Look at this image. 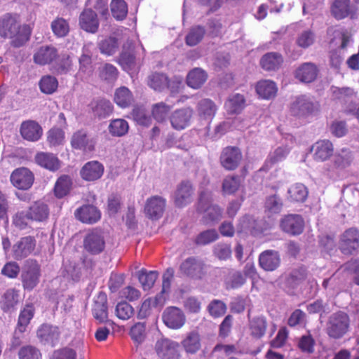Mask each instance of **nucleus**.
<instances>
[{"label": "nucleus", "instance_id": "f257e3e1", "mask_svg": "<svg viewBox=\"0 0 359 359\" xmlns=\"http://www.w3.org/2000/svg\"><path fill=\"white\" fill-rule=\"evenodd\" d=\"M30 30L27 25H22L18 15L6 13L0 18V36L11 39V45L19 48L29 39Z\"/></svg>", "mask_w": 359, "mask_h": 359}, {"label": "nucleus", "instance_id": "f03ea898", "mask_svg": "<svg viewBox=\"0 0 359 359\" xmlns=\"http://www.w3.org/2000/svg\"><path fill=\"white\" fill-rule=\"evenodd\" d=\"M350 323V317L346 312H334L328 317L326 322V334L332 339H341L348 332Z\"/></svg>", "mask_w": 359, "mask_h": 359}, {"label": "nucleus", "instance_id": "7ed1b4c3", "mask_svg": "<svg viewBox=\"0 0 359 359\" xmlns=\"http://www.w3.org/2000/svg\"><path fill=\"white\" fill-rule=\"evenodd\" d=\"M181 273L193 279H202L206 273L205 264L199 258L190 257L184 259L180 266Z\"/></svg>", "mask_w": 359, "mask_h": 359}, {"label": "nucleus", "instance_id": "20e7f679", "mask_svg": "<svg viewBox=\"0 0 359 359\" xmlns=\"http://www.w3.org/2000/svg\"><path fill=\"white\" fill-rule=\"evenodd\" d=\"M210 193L201 192L200 194L198 210L204 212V218L207 222H216L222 218V210L217 205L210 204Z\"/></svg>", "mask_w": 359, "mask_h": 359}, {"label": "nucleus", "instance_id": "39448f33", "mask_svg": "<svg viewBox=\"0 0 359 359\" xmlns=\"http://www.w3.org/2000/svg\"><path fill=\"white\" fill-rule=\"evenodd\" d=\"M317 106L306 95L297 97L290 104V112L292 116L304 118L317 111Z\"/></svg>", "mask_w": 359, "mask_h": 359}, {"label": "nucleus", "instance_id": "423d86ee", "mask_svg": "<svg viewBox=\"0 0 359 359\" xmlns=\"http://www.w3.org/2000/svg\"><path fill=\"white\" fill-rule=\"evenodd\" d=\"M339 248L344 255H353L359 248V231L355 228H349L341 236Z\"/></svg>", "mask_w": 359, "mask_h": 359}, {"label": "nucleus", "instance_id": "0eeeda50", "mask_svg": "<svg viewBox=\"0 0 359 359\" xmlns=\"http://www.w3.org/2000/svg\"><path fill=\"white\" fill-rule=\"evenodd\" d=\"M83 248L90 255H98L105 248V240L102 231L94 229L88 233L83 239Z\"/></svg>", "mask_w": 359, "mask_h": 359}, {"label": "nucleus", "instance_id": "6e6552de", "mask_svg": "<svg viewBox=\"0 0 359 359\" xmlns=\"http://www.w3.org/2000/svg\"><path fill=\"white\" fill-rule=\"evenodd\" d=\"M21 277L25 290H32L37 285L39 282L40 266L36 261H27Z\"/></svg>", "mask_w": 359, "mask_h": 359}, {"label": "nucleus", "instance_id": "1a4fd4ad", "mask_svg": "<svg viewBox=\"0 0 359 359\" xmlns=\"http://www.w3.org/2000/svg\"><path fill=\"white\" fill-rule=\"evenodd\" d=\"M93 53L90 45H85L82 48V53L79 59V68L76 76L81 80H88L93 74L94 67L92 62Z\"/></svg>", "mask_w": 359, "mask_h": 359}, {"label": "nucleus", "instance_id": "9d476101", "mask_svg": "<svg viewBox=\"0 0 359 359\" xmlns=\"http://www.w3.org/2000/svg\"><path fill=\"white\" fill-rule=\"evenodd\" d=\"M162 320L168 327L178 330L185 324L186 316L180 309L176 306H169L163 312Z\"/></svg>", "mask_w": 359, "mask_h": 359}, {"label": "nucleus", "instance_id": "9b49d317", "mask_svg": "<svg viewBox=\"0 0 359 359\" xmlns=\"http://www.w3.org/2000/svg\"><path fill=\"white\" fill-rule=\"evenodd\" d=\"M194 110L191 107H183L175 110L170 116L172 127L177 130H182L189 127L193 117Z\"/></svg>", "mask_w": 359, "mask_h": 359}, {"label": "nucleus", "instance_id": "f8f14e48", "mask_svg": "<svg viewBox=\"0 0 359 359\" xmlns=\"http://www.w3.org/2000/svg\"><path fill=\"white\" fill-rule=\"evenodd\" d=\"M243 156L240 149L237 147H225L220 156V163L226 170H235L240 164Z\"/></svg>", "mask_w": 359, "mask_h": 359}, {"label": "nucleus", "instance_id": "ddd939ff", "mask_svg": "<svg viewBox=\"0 0 359 359\" xmlns=\"http://www.w3.org/2000/svg\"><path fill=\"white\" fill-rule=\"evenodd\" d=\"M179 345L168 339H161L155 345L156 352L161 359H179Z\"/></svg>", "mask_w": 359, "mask_h": 359}, {"label": "nucleus", "instance_id": "4468645a", "mask_svg": "<svg viewBox=\"0 0 359 359\" xmlns=\"http://www.w3.org/2000/svg\"><path fill=\"white\" fill-rule=\"evenodd\" d=\"M34 180L33 173L26 168H17L11 175L12 184L19 189H29L32 186Z\"/></svg>", "mask_w": 359, "mask_h": 359}, {"label": "nucleus", "instance_id": "2eb2a0df", "mask_svg": "<svg viewBox=\"0 0 359 359\" xmlns=\"http://www.w3.org/2000/svg\"><path fill=\"white\" fill-rule=\"evenodd\" d=\"M60 330L57 326L43 324L37 330V337L43 344L55 346L59 341Z\"/></svg>", "mask_w": 359, "mask_h": 359}, {"label": "nucleus", "instance_id": "dca6fc26", "mask_svg": "<svg viewBox=\"0 0 359 359\" xmlns=\"http://www.w3.org/2000/svg\"><path fill=\"white\" fill-rule=\"evenodd\" d=\"M36 246L35 239L30 236L22 237L13 246V257L15 259H22L29 256Z\"/></svg>", "mask_w": 359, "mask_h": 359}, {"label": "nucleus", "instance_id": "f3484780", "mask_svg": "<svg viewBox=\"0 0 359 359\" xmlns=\"http://www.w3.org/2000/svg\"><path fill=\"white\" fill-rule=\"evenodd\" d=\"M34 310L30 305H27L20 312L18 318L17 328L14 333V338L13 341V346H18L21 344L20 336L25 330L27 326L29 325L30 320L33 318Z\"/></svg>", "mask_w": 359, "mask_h": 359}, {"label": "nucleus", "instance_id": "a211bd4d", "mask_svg": "<svg viewBox=\"0 0 359 359\" xmlns=\"http://www.w3.org/2000/svg\"><path fill=\"white\" fill-rule=\"evenodd\" d=\"M304 226V219L299 215H286L280 222L282 230L291 235H299L302 233Z\"/></svg>", "mask_w": 359, "mask_h": 359}, {"label": "nucleus", "instance_id": "6ab92c4d", "mask_svg": "<svg viewBox=\"0 0 359 359\" xmlns=\"http://www.w3.org/2000/svg\"><path fill=\"white\" fill-rule=\"evenodd\" d=\"M331 13L337 20H341L350 16L351 18L356 14V8L351 3V0H334Z\"/></svg>", "mask_w": 359, "mask_h": 359}, {"label": "nucleus", "instance_id": "aec40b11", "mask_svg": "<svg viewBox=\"0 0 359 359\" xmlns=\"http://www.w3.org/2000/svg\"><path fill=\"white\" fill-rule=\"evenodd\" d=\"M318 67L312 62H304L294 72V77L300 82L310 83L313 82L318 74Z\"/></svg>", "mask_w": 359, "mask_h": 359}, {"label": "nucleus", "instance_id": "412c9836", "mask_svg": "<svg viewBox=\"0 0 359 359\" xmlns=\"http://www.w3.org/2000/svg\"><path fill=\"white\" fill-rule=\"evenodd\" d=\"M58 57L57 49L53 46H42L34 53L33 60L39 65L50 64Z\"/></svg>", "mask_w": 359, "mask_h": 359}, {"label": "nucleus", "instance_id": "4be33fe9", "mask_svg": "<svg viewBox=\"0 0 359 359\" xmlns=\"http://www.w3.org/2000/svg\"><path fill=\"white\" fill-rule=\"evenodd\" d=\"M194 189L189 182H182L177 186L174 194V202L176 206L182 208L192 201Z\"/></svg>", "mask_w": 359, "mask_h": 359}, {"label": "nucleus", "instance_id": "5701e85b", "mask_svg": "<svg viewBox=\"0 0 359 359\" xmlns=\"http://www.w3.org/2000/svg\"><path fill=\"white\" fill-rule=\"evenodd\" d=\"M165 207V200L155 196L147 199L144 207L145 214L152 219H158L163 215Z\"/></svg>", "mask_w": 359, "mask_h": 359}, {"label": "nucleus", "instance_id": "b1692460", "mask_svg": "<svg viewBox=\"0 0 359 359\" xmlns=\"http://www.w3.org/2000/svg\"><path fill=\"white\" fill-rule=\"evenodd\" d=\"M74 215L78 220L86 224L96 223L101 217L100 210L92 205H86L77 208Z\"/></svg>", "mask_w": 359, "mask_h": 359}, {"label": "nucleus", "instance_id": "393cba45", "mask_svg": "<svg viewBox=\"0 0 359 359\" xmlns=\"http://www.w3.org/2000/svg\"><path fill=\"white\" fill-rule=\"evenodd\" d=\"M71 144L76 149L91 151L95 148V141L85 130H81L73 134Z\"/></svg>", "mask_w": 359, "mask_h": 359}, {"label": "nucleus", "instance_id": "a878e982", "mask_svg": "<svg viewBox=\"0 0 359 359\" xmlns=\"http://www.w3.org/2000/svg\"><path fill=\"white\" fill-rule=\"evenodd\" d=\"M20 132L25 140L31 142L39 140L43 134V130L40 125L31 120L22 123Z\"/></svg>", "mask_w": 359, "mask_h": 359}, {"label": "nucleus", "instance_id": "bb28decb", "mask_svg": "<svg viewBox=\"0 0 359 359\" xmlns=\"http://www.w3.org/2000/svg\"><path fill=\"white\" fill-rule=\"evenodd\" d=\"M79 25L87 32L95 33L99 27L97 13L92 9H85L79 16Z\"/></svg>", "mask_w": 359, "mask_h": 359}, {"label": "nucleus", "instance_id": "cd10ccee", "mask_svg": "<svg viewBox=\"0 0 359 359\" xmlns=\"http://www.w3.org/2000/svg\"><path fill=\"white\" fill-rule=\"evenodd\" d=\"M260 266L265 271L276 270L280 264L279 253L273 250H267L262 252L259 257Z\"/></svg>", "mask_w": 359, "mask_h": 359}, {"label": "nucleus", "instance_id": "c85d7f7f", "mask_svg": "<svg viewBox=\"0 0 359 359\" xmlns=\"http://www.w3.org/2000/svg\"><path fill=\"white\" fill-rule=\"evenodd\" d=\"M104 172V166L96 161L86 163L80 171V175L86 181H95L100 179Z\"/></svg>", "mask_w": 359, "mask_h": 359}, {"label": "nucleus", "instance_id": "c756f323", "mask_svg": "<svg viewBox=\"0 0 359 359\" xmlns=\"http://www.w3.org/2000/svg\"><path fill=\"white\" fill-rule=\"evenodd\" d=\"M27 211L28 212L27 217L29 220L33 222H45L49 216L48 205L39 201L32 203Z\"/></svg>", "mask_w": 359, "mask_h": 359}, {"label": "nucleus", "instance_id": "7c9ffc66", "mask_svg": "<svg viewBox=\"0 0 359 359\" xmlns=\"http://www.w3.org/2000/svg\"><path fill=\"white\" fill-rule=\"evenodd\" d=\"M333 144L329 140H320L316 142L311 147L313 158L317 161H325L333 154Z\"/></svg>", "mask_w": 359, "mask_h": 359}, {"label": "nucleus", "instance_id": "2f4dec72", "mask_svg": "<svg viewBox=\"0 0 359 359\" xmlns=\"http://www.w3.org/2000/svg\"><path fill=\"white\" fill-rule=\"evenodd\" d=\"M255 91L262 99L271 100L276 96L278 86L271 80H261L256 83Z\"/></svg>", "mask_w": 359, "mask_h": 359}, {"label": "nucleus", "instance_id": "473e14b6", "mask_svg": "<svg viewBox=\"0 0 359 359\" xmlns=\"http://www.w3.org/2000/svg\"><path fill=\"white\" fill-rule=\"evenodd\" d=\"M107 303V295L103 292H100L94 302L92 311L94 318L100 323L107 321L108 318Z\"/></svg>", "mask_w": 359, "mask_h": 359}, {"label": "nucleus", "instance_id": "72a5a7b5", "mask_svg": "<svg viewBox=\"0 0 359 359\" xmlns=\"http://www.w3.org/2000/svg\"><path fill=\"white\" fill-rule=\"evenodd\" d=\"M35 161L40 166L50 170L56 171L60 168L58 158L51 153L40 152L35 156Z\"/></svg>", "mask_w": 359, "mask_h": 359}, {"label": "nucleus", "instance_id": "f704fd0d", "mask_svg": "<svg viewBox=\"0 0 359 359\" xmlns=\"http://www.w3.org/2000/svg\"><path fill=\"white\" fill-rule=\"evenodd\" d=\"M283 62V59L280 53L270 52L262 57L259 63L265 71H276L280 67Z\"/></svg>", "mask_w": 359, "mask_h": 359}, {"label": "nucleus", "instance_id": "c9c22d12", "mask_svg": "<svg viewBox=\"0 0 359 359\" xmlns=\"http://www.w3.org/2000/svg\"><path fill=\"white\" fill-rule=\"evenodd\" d=\"M165 299L163 297V294H160L156 295L154 298H148L145 299L140 309L138 312V316L140 318H145L149 316L153 309L158 308L161 309L164 304Z\"/></svg>", "mask_w": 359, "mask_h": 359}, {"label": "nucleus", "instance_id": "e433bc0d", "mask_svg": "<svg viewBox=\"0 0 359 359\" xmlns=\"http://www.w3.org/2000/svg\"><path fill=\"white\" fill-rule=\"evenodd\" d=\"M197 112L201 119L210 121L217 110L215 104L210 99H203L197 104Z\"/></svg>", "mask_w": 359, "mask_h": 359}, {"label": "nucleus", "instance_id": "4c0bfd02", "mask_svg": "<svg viewBox=\"0 0 359 359\" xmlns=\"http://www.w3.org/2000/svg\"><path fill=\"white\" fill-rule=\"evenodd\" d=\"M182 346L186 353H196L201 347V337L197 332L193 331L187 334L182 341Z\"/></svg>", "mask_w": 359, "mask_h": 359}, {"label": "nucleus", "instance_id": "58836bf2", "mask_svg": "<svg viewBox=\"0 0 359 359\" xmlns=\"http://www.w3.org/2000/svg\"><path fill=\"white\" fill-rule=\"evenodd\" d=\"M207 80V74L201 68H194L190 71L187 76V85L194 88H200Z\"/></svg>", "mask_w": 359, "mask_h": 359}, {"label": "nucleus", "instance_id": "ea45409f", "mask_svg": "<svg viewBox=\"0 0 359 359\" xmlns=\"http://www.w3.org/2000/svg\"><path fill=\"white\" fill-rule=\"evenodd\" d=\"M19 294L15 289H8L2 296L0 302L1 309L4 312H9L18 303Z\"/></svg>", "mask_w": 359, "mask_h": 359}, {"label": "nucleus", "instance_id": "a19ab883", "mask_svg": "<svg viewBox=\"0 0 359 359\" xmlns=\"http://www.w3.org/2000/svg\"><path fill=\"white\" fill-rule=\"evenodd\" d=\"M354 160L353 152L348 149H341L334 156V165L338 169H344L351 165Z\"/></svg>", "mask_w": 359, "mask_h": 359}, {"label": "nucleus", "instance_id": "79ce46f5", "mask_svg": "<svg viewBox=\"0 0 359 359\" xmlns=\"http://www.w3.org/2000/svg\"><path fill=\"white\" fill-rule=\"evenodd\" d=\"M114 100L117 105L126 108L133 103L134 98L131 91L128 88L122 86L116 90Z\"/></svg>", "mask_w": 359, "mask_h": 359}, {"label": "nucleus", "instance_id": "37998d69", "mask_svg": "<svg viewBox=\"0 0 359 359\" xmlns=\"http://www.w3.org/2000/svg\"><path fill=\"white\" fill-rule=\"evenodd\" d=\"M288 199L294 202H304L308 196L307 188L301 183L291 186L288 191Z\"/></svg>", "mask_w": 359, "mask_h": 359}, {"label": "nucleus", "instance_id": "c03bdc74", "mask_svg": "<svg viewBox=\"0 0 359 359\" xmlns=\"http://www.w3.org/2000/svg\"><path fill=\"white\" fill-rule=\"evenodd\" d=\"M244 96L237 93L231 96L226 100L224 107L229 114H237L244 108Z\"/></svg>", "mask_w": 359, "mask_h": 359}, {"label": "nucleus", "instance_id": "a18cd8bd", "mask_svg": "<svg viewBox=\"0 0 359 359\" xmlns=\"http://www.w3.org/2000/svg\"><path fill=\"white\" fill-rule=\"evenodd\" d=\"M92 109L95 116L105 118L112 113L113 105L109 100H100L92 104Z\"/></svg>", "mask_w": 359, "mask_h": 359}, {"label": "nucleus", "instance_id": "49530a36", "mask_svg": "<svg viewBox=\"0 0 359 359\" xmlns=\"http://www.w3.org/2000/svg\"><path fill=\"white\" fill-rule=\"evenodd\" d=\"M72 182L69 176L62 175L60 177L55 184V194L57 198L65 196L72 188Z\"/></svg>", "mask_w": 359, "mask_h": 359}, {"label": "nucleus", "instance_id": "de8ad7c7", "mask_svg": "<svg viewBox=\"0 0 359 359\" xmlns=\"http://www.w3.org/2000/svg\"><path fill=\"white\" fill-rule=\"evenodd\" d=\"M50 27L55 36L59 38L66 36L69 32V24L63 18L57 17L53 20Z\"/></svg>", "mask_w": 359, "mask_h": 359}, {"label": "nucleus", "instance_id": "09e8293b", "mask_svg": "<svg viewBox=\"0 0 359 359\" xmlns=\"http://www.w3.org/2000/svg\"><path fill=\"white\" fill-rule=\"evenodd\" d=\"M148 85L154 90L161 91L168 86V76L163 73H154L148 77Z\"/></svg>", "mask_w": 359, "mask_h": 359}, {"label": "nucleus", "instance_id": "8fccbe9b", "mask_svg": "<svg viewBox=\"0 0 359 359\" xmlns=\"http://www.w3.org/2000/svg\"><path fill=\"white\" fill-rule=\"evenodd\" d=\"M306 269L301 266L291 271L286 279V283L289 286L294 288L302 283L306 278Z\"/></svg>", "mask_w": 359, "mask_h": 359}, {"label": "nucleus", "instance_id": "3c124183", "mask_svg": "<svg viewBox=\"0 0 359 359\" xmlns=\"http://www.w3.org/2000/svg\"><path fill=\"white\" fill-rule=\"evenodd\" d=\"M111 12L114 18L123 20L128 13V6L124 0H112L110 4Z\"/></svg>", "mask_w": 359, "mask_h": 359}, {"label": "nucleus", "instance_id": "603ef678", "mask_svg": "<svg viewBox=\"0 0 359 359\" xmlns=\"http://www.w3.org/2000/svg\"><path fill=\"white\" fill-rule=\"evenodd\" d=\"M58 87V81L54 76L46 75L43 76L39 81V88L42 93L45 94H52L56 91Z\"/></svg>", "mask_w": 359, "mask_h": 359}, {"label": "nucleus", "instance_id": "864d4df0", "mask_svg": "<svg viewBox=\"0 0 359 359\" xmlns=\"http://www.w3.org/2000/svg\"><path fill=\"white\" fill-rule=\"evenodd\" d=\"M250 334L257 339L263 337L266 330V321L264 318H254L250 324Z\"/></svg>", "mask_w": 359, "mask_h": 359}, {"label": "nucleus", "instance_id": "5fc2aeb1", "mask_svg": "<svg viewBox=\"0 0 359 359\" xmlns=\"http://www.w3.org/2000/svg\"><path fill=\"white\" fill-rule=\"evenodd\" d=\"M128 123L124 119H115L112 121L109 126V133L113 136L121 137L126 135L128 131Z\"/></svg>", "mask_w": 359, "mask_h": 359}, {"label": "nucleus", "instance_id": "6e6d98bb", "mask_svg": "<svg viewBox=\"0 0 359 359\" xmlns=\"http://www.w3.org/2000/svg\"><path fill=\"white\" fill-rule=\"evenodd\" d=\"M219 234L215 229H208L201 232L196 238L195 243L198 245H205L217 240Z\"/></svg>", "mask_w": 359, "mask_h": 359}, {"label": "nucleus", "instance_id": "4d7b16f0", "mask_svg": "<svg viewBox=\"0 0 359 359\" xmlns=\"http://www.w3.org/2000/svg\"><path fill=\"white\" fill-rule=\"evenodd\" d=\"M100 77L109 82H113L118 77V70L112 65L106 63L99 68Z\"/></svg>", "mask_w": 359, "mask_h": 359}, {"label": "nucleus", "instance_id": "13d9d810", "mask_svg": "<svg viewBox=\"0 0 359 359\" xmlns=\"http://www.w3.org/2000/svg\"><path fill=\"white\" fill-rule=\"evenodd\" d=\"M205 29L201 26H196L191 29L186 37V43L190 46L198 44L203 38Z\"/></svg>", "mask_w": 359, "mask_h": 359}, {"label": "nucleus", "instance_id": "bf43d9fd", "mask_svg": "<svg viewBox=\"0 0 359 359\" xmlns=\"http://www.w3.org/2000/svg\"><path fill=\"white\" fill-rule=\"evenodd\" d=\"M158 278V273L154 271L149 272L142 271L140 272L138 278L144 290H149L153 287Z\"/></svg>", "mask_w": 359, "mask_h": 359}, {"label": "nucleus", "instance_id": "052dcab7", "mask_svg": "<svg viewBox=\"0 0 359 359\" xmlns=\"http://www.w3.org/2000/svg\"><path fill=\"white\" fill-rule=\"evenodd\" d=\"M47 141L50 147L62 144L65 142V133L62 129L53 128L47 134Z\"/></svg>", "mask_w": 359, "mask_h": 359}, {"label": "nucleus", "instance_id": "680f3d73", "mask_svg": "<svg viewBox=\"0 0 359 359\" xmlns=\"http://www.w3.org/2000/svg\"><path fill=\"white\" fill-rule=\"evenodd\" d=\"M100 52L107 55H114L118 49V42L115 38L109 37L99 43Z\"/></svg>", "mask_w": 359, "mask_h": 359}, {"label": "nucleus", "instance_id": "e2e57ef3", "mask_svg": "<svg viewBox=\"0 0 359 359\" xmlns=\"http://www.w3.org/2000/svg\"><path fill=\"white\" fill-rule=\"evenodd\" d=\"M315 340L311 334L302 335L298 341V348L305 353L311 354L314 352Z\"/></svg>", "mask_w": 359, "mask_h": 359}, {"label": "nucleus", "instance_id": "0e129e2a", "mask_svg": "<svg viewBox=\"0 0 359 359\" xmlns=\"http://www.w3.org/2000/svg\"><path fill=\"white\" fill-rule=\"evenodd\" d=\"M283 203L277 195L269 196L265 202V210L269 214L279 213L282 209Z\"/></svg>", "mask_w": 359, "mask_h": 359}, {"label": "nucleus", "instance_id": "69168bd1", "mask_svg": "<svg viewBox=\"0 0 359 359\" xmlns=\"http://www.w3.org/2000/svg\"><path fill=\"white\" fill-rule=\"evenodd\" d=\"M288 154L289 149L286 147H279L269 154L266 160V164L272 165L277 163L285 159Z\"/></svg>", "mask_w": 359, "mask_h": 359}, {"label": "nucleus", "instance_id": "338daca9", "mask_svg": "<svg viewBox=\"0 0 359 359\" xmlns=\"http://www.w3.org/2000/svg\"><path fill=\"white\" fill-rule=\"evenodd\" d=\"M73 67L72 61L69 55H62L55 65V72L59 74H65L69 72Z\"/></svg>", "mask_w": 359, "mask_h": 359}, {"label": "nucleus", "instance_id": "774afa93", "mask_svg": "<svg viewBox=\"0 0 359 359\" xmlns=\"http://www.w3.org/2000/svg\"><path fill=\"white\" fill-rule=\"evenodd\" d=\"M18 355L20 359H41L39 350L32 346H26L20 348Z\"/></svg>", "mask_w": 359, "mask_h": 359}]
</instances>
